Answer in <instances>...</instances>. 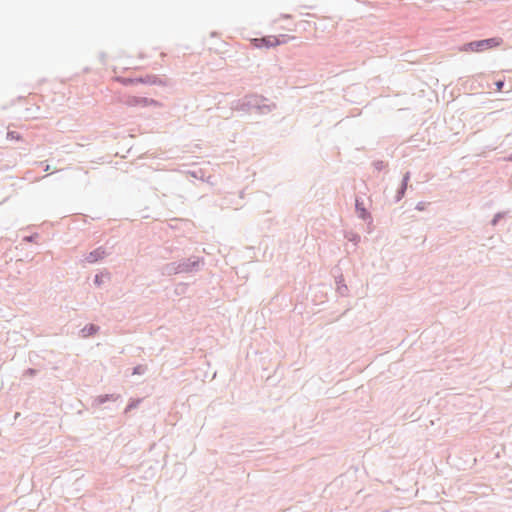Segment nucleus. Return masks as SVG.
Segmentation results:
<instances>
[{
	"label": "nucleus",
	"instance_id": "39448f33",
	"mask_svg": "<svg viewBox=\"0 0 512 512\" xmlns=\"http://www.w3.org/2000/svg\"><path fill=\"white\" fill-rule=\"evenodd\" d=\"M7 138L11 140H19L20 136L16 132H8Z\"/></svg>",
	"mask_w": 512,
	"mask_h": 512
},
{
	"label": "nucleus",
	"instance_id": "f03ea898",
	"mask_svg": "<svg viewBox=\"0 0 512 512\" xmlns=\"http://www.w3.org/2000/svg\"><path fill=\"white\" fill-rule=\"evenodd\" d=\"M286 40L283 39V40H280L277 36H267V37H263V38H255L252 40V44L254 47L256 48H262V47H266V48H270V47H276L282 43H285Z\"/></svg>",
	"mask_w": 512,
	"mask_h": 512
},
{
	"label": "nucleus",
	"instance_id": "20e7f679",
	"mask_svg": "<svg viewBox=\"0 0 512 512\" xmlns=\"http://www.w3.org/2000/svg\"><path fill=\"white\" fill-rule=\"evenodd\" d=\"M128 104H130V105H148L149 100L146 98H133L132 100L128 101Z\"/></svg>",
	"mask_w": 512,
	"mask_h": 512
},
{
	"label": "nucleus",
	"instance_id": "7ed1b4c3",
	"mask_svg": "<svg viewBox=\"0 0 512 512\" xmlns=\"http://www.w3.org/2000/svg\"><path fill=\"white\" fill-rule=\"evenodd\" d=\"M104 251L102 249H97L94 252H91L89 256L87 257V261L89 262H95L98 259H102L104 257Z\"/></svg>",
	"mask_w": 512,
	"mask_h": 512
},
{
	"label": "nucleus",
	"instance_id": "423d86ee",
	"mask_svg": "<svg viewBox=\"0 0 512 512\" xmlns=\"http://www.w3.org/2000/svg\"><path fill=\"white\" fill-rule=\"evenodd\" d=\"M495 86H496V91L500 92L503 89L504 82L502 80L496 81Z\"/></svg>",
	"mask_w": 512,
	"mask_h": 512
},
{
	"label": "nucleus",
	"instance_id": "0eeeda50",
	"mask_svg": "<svg viewBox=\"0 0 512 512\" xmlns=\"http://www.w3.org/2000/svg\"><path fill=\"white\" fill-rule=\"evenodd\" d=\"M122 82H123L124 84H127V83H132V80H126V79H125V80H123Z\"/></svg>",
	"mask_w": 512,
	"mask_h": 512
},
{
	"label": "nucleus",
	"instance_id": "6e6552de",
	"mask_svg": "<svg viewBox=\"0 0 512 512\" xmlns=\"http://www.w3.org/2000/svg\"><path fill=\"white\" fill-rule=\"evenodd\" d=\"M48 170H50L49 165H47L46 168H45V171H48Z\"/></svg>",
	"mask_w": 512,
	"mask_h": 512
},
{
	"label": "nucleus",
	"instance_id": "f257e3e1",
	"mask_svg": "<svg viewBox=\"0 0 512 512\" xmlns=\"http://www.w3.org/2000/svg\"><path fill=\"white\" fill-rule=\"evenodd\" d=\"M501 44V40L498 38H490L480 41H474L465 44L461 50L465 52H480L493 47H497Z\"/></svg>",
	"mask_w": 512,
	"mask_h": 512
}]
</instances>
